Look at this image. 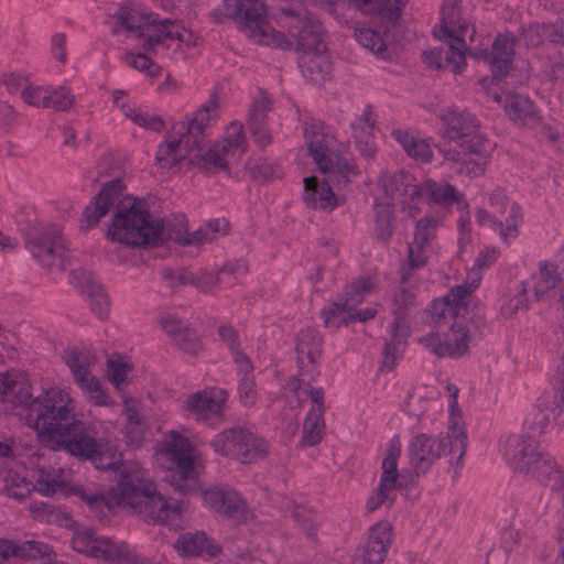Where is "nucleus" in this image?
Masks as SVG:
<instances>
[{
	"mask_svg": "<svg viewBox=\"0 0 564 564\" xmlns=\"http://www.w3.org/2000/svg\"><path fill=\"white\" fill-rule=\"evenodd\" d=\"M285 398L291 408H297L308 398L311 409L304 420L302 430V446H314L318 444L325 434V392L321 387H312L300 377H293L289 380L285 388Z\"/></svg>",
	"mask_w": 564,
	"mask_h": 564,
	"instance_id": "nucleus-10",
	"label": "nucleus"
},
{
	"mask_svg": "<svg viewBox=\"0 0 564 564\" xmlns=\"http://www.w3.org/2000/svg\"><path fill=\"white\" fill-rule=\"evenodd\" d=\"M388 550L366 541L361 554L354 560V564H382Z\"/></svg>",
	"mask_w": 564,
	"mask_h": 564,
	"instance_id": "nucleus-63",
	"label": "nucleus"
},
{
	"mask_svg": "<svg viewBox=\"0 0 564 564\" xmlns=\"http://www.w3.org/2000/svg\"><path fill=\"white\" fill-rule=\"evenodd\" d=\"M53 451H64L100 470H116L121 465L117 445L98 436L97 427L78 414L42 443Z\"/></svg>",
	"mask_w": 564,
	"mask_h": 564,
	"instance_id": "nucleus-5",
	"label": "nucleus"
},
{
	"mask_svg": "<svg viewBox=\"0 0 564 564\" xmlns=\"http://www.w3.org/2000/svg\"><path fill=\"white\" fill-rule=\"evenodd\" d=\"M330 183L332 181L328 175H325V180L322 183H318L315 176L306 177L304 180L303 193L305 205L311 209L325 213L334 210L338 205V198L334 194ZM333 184L336 186L334 182Z\"/></svg>",
	"mask_w": 564,
	"mask_h": 564,
	"instance_id": "nucleus-28",
	"label": "nucleus"
},
{
	"mask_svg": "<svg viewBox=\"0 0 564 564\" xmlns=\"http://www.w3.org/2000/svg\"><path fill=\"white\" fill-rule=\"evenodd\" d=\"M219 106V95L213 91L207 101L183 122L185 131L178 138V164L187 161L188 165H197L203 154L204 131L217 118Z\"/></svg>",
	"mask_w": 564,
	"mask_h": 564,
	"instance_id": "nucleus-14",
	"label": "nucleus"
},
{
	"mask_svg": "<svg viewBox=\"0 0 564 564\" xmlns=\"http://www.w3.org/2000/svg\"><path fill=\"white\" fill-rule=\"evenodd\" d=\"M229 393L220 387H206L187 397L183 403L184 411L196 421L224 417Z\"/></svg>",
	"mask_w": 564,
	"mask_h": 564,
	"instance_id": "nucleus-22",
	"label": "nucleus"
},
{
	"mask_svg": "<svg viewBox=\"0 0 564 564\" xmlns=\"http://www.w3.org/2000/svg\"><path fill=\"white\" fill-rule=\"evenodd\" d=\"M401 334H393V337L390 343H388L383 350V359L381 364V369L384 371H391L394 369L398 358L402 355L405 346V341L403 340V336L405 332L400 330Z\"/></svg>",
	"mask_w": 564,
	"mask_h": 564,
	"instance_id": "nucleus-54",
	"label": "nucleus"
},
{
	"mask_svg": "<svg viewBox=\"0 0 564 564\" xmlns=\"http://www.w3.org/2000/svg\"><path fill=\"white\" fill-rule=\"evenodd\" d=\"M410 176L404 173H397L383 180L382 186L387 194L395 198L403 194H408L406 186L409 185Z\"/></svg>",
	"mask_w": 564,
	"mask_h": 564,
	"instance_id": "nucleus-64",
	"label": "nucleus"
},
{
	"mask_svg": "<svg viewBox=\"0 0 564 564\" xmlns=\"http://www.w3.org/2000/svg\"><path fill=\"white\" fill-rule=\"evenodd\" d=\"M392 524L388 521H380L370 528L367 541L388 550L392 543Z\"/></svg>",
	"mask_w": 564,
	"mask_h": 564,
	"instance_id": "nucleus-59",
	"label": "nucleus"
},
{
	"mask_svg": "<svg viewBox=\"0 0 564 564\" xmlns=\"http://www.w3.org/2000/svg\"><path fill=\"white\" fill-rule=\"evenodd\" d=\"M425 245L413 241L408 248V267L403 268L401 276L402 283H408L411 278V271L422 269L427 263V252Z\"/></svg>",
	"mask_w": 564,
	"mask_h": 564,
	"instance_id": "nucleus-49",
	"label": "nucleus"
},
{
	"mask_svg": "<svg viewBox=\"0 0 564 564\" xmlns=\"http://www.w3.org/2000/svg\"><path fill=\"white\" fill-rule=\"evenodd\" d=\"M340 2L367 18L393 19L402 9L400 0H340Z\"/></svg>",
	"mask_w": 564,
	"mask_h": 564,
	"instance_id": "nucleus-33",
	"label": "nucleus"
},
{
	"mask_svg": "<svg viewBox=\"0 0 564 564\" xmlns=\"http://www.w3.org/2000/svg\"><path fill=\"white\" fill-rule=\"evenodd\" d=\"M145 433V425L135 411H130L123 426V436L128 446L138 448L141 446Z\"/></svg>",
	"mask_w": 564,
	"mask_h": 564,
	"instance_id": "nucleus-48",
	"label": "nucleus"
},
{
	"mask_svg": "<svg viewBox=\"0 0 564 564\" xmlns=\"http://www.w3.org/2000/svg\"><path fill=\"white\" fill-rule=\"evenodd\" d=\"M98 540L99 536L96 535L94 529L85 528L76 531L72 539V546L78 553L95 557L98 550Z\"/></svg>",
	"mask_w": 564,
	"mask_h": 564,
	"instance_id": "nucleus-52",
	"label": "nucleus"
},
{
	"mask_svg": "<svg viewBox=\"0 0 564 564\" xmlns=\"http://www.w3.org/2000/svg\"><path fill=\"white\" fill-rule=\"evenodd\" d=\"M89 293L86 297L89 302L90 310L99 319H105L109 313V300L101 284L89 286Z\"/></svg>",
	"mask_w": 564,
	"mask_h": 564,
	"instance_id": "nucleus-56",
	"label": "nucleus"
},
{
	"mask_svg": "<svg viewBox=\"0 0 564 564\" xmlns=\"http://www.w3.org/2000/svg\"><path fill=\"white\" fill-rule=\"evenodd\" d=\"M229 223L225 218L206 221L197 230L191 231L187 218L178 216V257H196L205 243H210L227 235Z\"/></svg>",
	"mask_w": 564,
	"mask_h": 564,
	"instance_id": "nucleus-20",
	"label": "nucleus"
},
{
	"mask_svg": "<svg viewBox=\"0 0 564 564\" xmlns=\"http://www.w3.org/2000/svg\"><path fill=\"white\" fill-rule=\"evenodd\" d=\"M394 293L393 296V314L397 316L393 323L394 333H399L400 330L406 332L405 325L401 315L408 310L410 306L414 304L415 294L405 286V283Z\"/></svg>",
	"mask_w": 564,
	"mask_h": 564,
	"instance_id": "nucleus-45",
	"label": "nucleus"
},
{
	"mask_svg": "<svg viewBox=\"0 0 564 564\" xmlns=\"http://www.w3.org/2000/svg\"><path fill=\"white\" fill-rule=\"evenodd\" d=\"M438 221L432 217H423L416 223L414 230V240L417 243L429 246L436 237Z\"/></svg>",
	"mask_w": 564,
	"mask_h": 564,
	"instance_id": "nucleus-62",
	"label": "nucleus"
},
{
	"mask_svg": "<svg viewBox=\"0 0 564 564\" xmlns=\"http://www.w3.org/2000/svg\"><path fill=\"white\" fill-rule=\"evenodd\" d=\"M65 486L61 475H52L41 470V474L34 486L35 490L42 496L50 497L54 495L58 489H63Z\"/></svg>",
	"mask_w": 564,
	"mask_h": 564,
	"instance_id": "nucleus-61",
	"label": "nucleus"
},
{
	"mask_svg": "<svg viewBox=\"0 0 564 564\" xmlns=\"http://www.w3.org/2000/svg\"><path fill=\"white\" fill-rule=\"evenodd\" d=\"M464 313L438 316L435 313V301L431 308L433 322L437 325V332L422 336L419 341L438 357L460 356L468 349V329L465 324Z\"/></svg>",
	"mask_w": 564,
	"mask_h": 564,
	"instance_id": "nucleus-12",
	"label": "nucleus"
},
{
	"mask_svg": "<svg viewBox=\"0 0 564 564\" xmlns=\"http://www.w3.org/2000/svg\"><path fill=\"white\" fill-rule=\"evenodd\" d=\"M354 36L358 43L375 54L379 55L386 51V43L381 35L370 28H356Z\"/></svg>",
	"mask_w": 564,
	"mask_h": 564,
	"instance_id": "nucleus-55",
	"label": "nucleus"
},
{
	"mask_svg": "<svg viewBox=\"0 0 564 564\" xmlns=\"http://www.w3.org/2000/svg\"><path fill=\"white\" fill-rule=\"evenodd\" d=\"M66 365L72 371L75 383L80 387L90 379V356L78 349H72L66 356Z\"/></svg>",
	"mask_w": 564,
	"mask_h": 564,
	"instance_id": "nucleus-42",
	"label": "nucleus"
},
{
	"mask_svg": "<svg viewBox=\"0 0 564 564\" xmlns=\"http://www.w3.org/2000/svg\"><path fill=\"white\" fill-rule=\"evenodd\" d=\"M97 545L96 558L111 564H139L137 556L124 542L99 536Z\"/></svg>",
	"mask_w": 564,
	"mask_h": 564,
	"instance_id": "nucleus-35",
	"label": "nucleus"
},
{
	"mask_svg": "<svg viewBox=\"0 0 564 564\" xmlns=\"http://www.w3.org/2000/svg\"><path fill=\"white\" fill-rule=\"evenodd\" d=\"M392 135L413 160L422 163L430 162L432 160L433 151L424 139L401 129L393 130Z\"/></svg>",
	"mask_w": 564,
	"mask_h": 564,
	"instance_id": "nucleus-39",
	"label": "nucleus"
},
{
	"mask_svg": "<svg viewBox=\"0 0 564 564\" xmlns=\"http://www.w3.org/2000/svg\"><path fill=\"white\" fill-rule=\"evenodd\" d=\"M204 503L220 517L236 523L253 520L254 514L246 500L234 489L212 487L202 491Z\"/></svg>",
	"mask_w": 564,
	"mask_h": 564,
	"instance_id": "nucleus-21",
	"label": "nucleus"
},
{
	"mask_svg": "<svg viewBox=\"0 0 564 564\" xmlns=\"http://www.w3.org/2000/svg\"><path fill=\"white\" fill-rule=\"evenodd\" d=\"M210 446L215 453L242 464L254 463L269 454L267 441L241 426L219 432L212 440Z\"/></svg>",
	"mask_w": 564,
	"mask_h": 564,
	"instance_id": "nucleus-13",
	"label": "nucleus"
},
{
	"mask_svg": "<svg viewBox=\"0 0 564 564\" xmlns=\"http://www.w3.org/2000/svg\"><path fill=\"white\" fill-rule=\"evenodd\" d=\"M410 195L412 198H423L440 206H451L454 203H459L463 198V195L454 185L447 182L438 183L433 180H425L415 185Z\"/></svg>",
	"mask_w": 564,
	"mask_h": 564,
	"instance_id": "nucleus-30",
	"label": "nucleus"
},
{
	"mask_svg": "<svg viewBox=\"0 0 564 564\" xmlns=\"http://www.w3.org/2000/svg\"><path fill=\"white\" fill-rule=\"evenodd\" d=\"M155 484L145 477L144 471L139 467L123 469L116 486L110 488L108 499L104 494L88 490L84 487H72L70 491L80 500L86 502L89 510L99 519L106 517L112 506L110 500L117 505H130L139 508V511L153 522L172 527L176 517V507L161 494L155 492Z\"/></svg>",
	"mask_w": 564,
	"mask_h": 564,
	"instance_id": "nucleus-3",
	"label": "nucleus"
},
{
	"mask_svg": "<svg viewBox=\"0 0 564 564\" xmlns=\"http://www.w3.org/2000/svg\"><path fill=\"white\" fill-rule=\"evenodd\" d=\"M295 349L301 379L304 380L306 375L311 378L317 376L315 365L322 356V338L318 333L311 328L301 330Z\"/></svg>",
	"mask_w": 564,
	"mask_h": 564,
	"instance_id": "nucleus-25",
	"label": "nucleus"
},
{
	"mask_svg": "<svg viewBox=\"0 0 564 564\" xmlns=\"http://www.w3.org/2000/svg\"><path fill=\"white\" fill-rule=\"evenodd\" d=\"M271 109V97L264 91H259L254 97L249 111L248 126L267 123Z\"/></svg>",
	"mask_w": 564,
	"mask_h": 564,
	"instance_id": "nucleus-50",
	"label": "nucleus"
},
{
	"mask_svg": "<svg viewBox=\"0 0 564 564\" xmlns=\"http://www.w3.org/2000/svg\"><path fill=\"white\" fill-rule=\"evenodd\" d=\"M18 230L24 238L25 248L43 268L63 267L66 257L65 240L61 228L52 223L40 221L35 215L15 217Z\"/></svg>",
	"mask_w": 564,
	"mask_h": 564,
	"instance_id": "nucleus-8",
	"label": "nucleus"
},
{
	"mask_svg": "<svg viewBox=\"0 0 564 564\" xmlns=\"http://www.w3.org/2000/svg\"><path fill=\"white\" fill-rule=\"evenodd\" d=\"M216 22L237 20L247 36L264 45L294 46L302 54L326 52L322 26L307 10L289 0H225Z\"/></svg>",
	"mask_w": 564,
	"mask_h": 564,
	"instance_id": "nucleus-1",
	"label": "nucleus"
},
{
	"mask_svg": "<svg viewBox=\"0 0 564 564\" xmlns=\"http://www.w3.org/2000/svg\"><path fill=\"white\" fill-rule=\"evenodd\" d=\"M460 0H444L441 9V23L434 31L441 40L448 44L446 52V62L451 72L459 74L465 65V54L467 52L466 37L474 39L475 29L460 17Z\"/></svg>",
	"mask_w": 564,
	"mask_h": 564,
	"instance_id": "nucleus-11",
	"label": "nucleus"
},
{
	"mask_svg": "<svg viewBox=\"0 0 564 564\" xmlns=\"http://www.w3.org/2000/svg\"><path fill=\"white\" fill-rule=\"evenodd\" d=\"M356 144L366 158H372L377 151L373 128L375 119L370 111H366L352 124Z\"/></svg>",
	"mask_w": 564,
	"mask_h": 564,
	"instance_id": "nucleus-38",
	"label": "nucleus"
},
{
	"mask_svg": "<svg viewBox=\"0 0 564 564\" xmlns=\"http://www.w3.org/2000/svg\"><path fill=\"white\" fill-rule=\"evenodd\" d=\"M547 40L550 42L562 43L564 47V31L558 32L554 24H530L523 28L519 37L527 47H538Z\"/></svg>",
	"mask_w": 564,
	"mask_h": 564,
	"instance_id": "nucleus-36",
	"label": "nucleus"
},
{
	"mask_svg": "<svg viewBox=\"0 0 564 564\" xmlns=\"http://www.w3.org/2000/svg\"><path fill=\"white\" fill-rule=\"evenodd\" d=\"M401 455V443L399 438H392L387 447L382 459V473L378 486L373 489L366 502L368 512H373L380 508H390L398 496L401 487L400 475L398 471V459Z\"/></svg>",
	"mask_w": 564,
	"mask_h": 564,
	"instance_id": "nucleus-19",
	"label": "nucleus"
},
{
	"mask_svg": "<svg viewBox=\"0 0 564 564\" xmlns=\"http://www.w3.org/2000/svg\"><path fill=\"white\" fill-rule=\"evenodd\" d=\"M46 109H54L56 111H65L69 109L75 100L74 95L64 86L46 87Z\"/></svg>",
	"mask_w": 564,
	"mask_h": 564,
	"instance_id": "nucleus-53",
	"label": "nucleus"
},
{
	"mask_svg": "<svg viewBox=\"0 0 564 564\" xmlns=\"http://www.w3.org/2000/svg\"><path fill=\"white\" fill-rule=\"evenodd\" d=\"M0 398L14 405H22L26 414L35 397L31 392V384L26 376L10 370L0 376Z\"/></svg>",
	"mask_w": 564,
	"mask_h": 564,
	"instance_id": "nucleus-27",
	"label": "nucleus"
},
{
	"mask_svg": "<svg viewBox=\"0 0 564 564\" xmlns=\"http://www.w3.org/2000/svg\"><path fill=\"white\" fill-rule=\"evenodd\" d=\"M528 291H523V283L521 288L516 293H506L502 297L501 304V313L506 317H512L519 312H523L528 308V300L525 297V293Z\"/></svg>",
	"mask_w": 564,
	"mask_h": 564,
	"instance_id": "nucleus-57",
	"label": "nucleus"
},
{
	"mask_svg": "<svg viewBox=\"0 0 564 564\" xmlns=\"http://www.w3.org/2000/svg\"><path fill=\"white\" fill-rule=\"evenodd\" d=\"M498 256L499 251L496 248L482 250L468 271L465 283L452 288L444 297L435 300V313L441 317L464 313L469 306L473 293L481 282L484 270L495 263Z\"/></svg>",
	"mask_w": 564,
	"mask_h": 564,
	"instance_id": "nucleus-15",
	"label": "nucleus"
},
{
	"mask_svg": "<svg viewBox=\"0 0 564 564\" xmlns=\"http://www.w3.org/2000/svg\"><path fill=\"white\" fill-rule=\"evenodd\" d=\"M170 440L160 442L154 451V462L164 476L163 481L170 482L175 486L176 481V431L171 430L169 433Z\"/></svg>",
	"mask_w": 564,
	"mask_h": 564,
	"instance_id": "nucleus-34",
	"label": "nucleus"
},
{
	"mask_svg": "<svg viewBox=\"0 0 564 564\" xmlns=\"http://www.w3.org/2000/svg\"><path fill=\"white\" fill-rule=\"evenodd\" d=\"M204 348L202 338L189 325L178 327V349L189 356L198 355Z\"/></svg>",
	"mask_w": 564,
	"mask_h": 564,
	"instance_id": "nucleus-51",
	"label": "nucleus"
},
{
	"mask_svg": "<svg viewBox=\"0 0 564 564\" xmlns=\"http://www.w3.org/2000/svg\"><path fill=\"white\" fill-rule=\"evenodd\" d=\"M393 221V208L388 204L379 205L376 212L375 224V232L379 240L388 242L391 239L394 231Z\"/></svg>",
	"mask_w": 564,
	"mask_h": 564,
	"instance_id": "nucleus-46",
	"label": "nucleus"
},
{
	"mask_svg": "<svg viewBox=\"0 0 564 564\" xmlns=\"http://www.w3.org/2000/svg\"><path fill=\"white\" fill-rule=\"evenodd\" d=\"M117 25L124 29L134 39L142 41V47L150 52L155 45L172 35L171 19L158 21L153 13L142 14L137 9L120 6L115 13Z\"/></svg>",
	"mask_w": 564,
	"mask_h": 564,
	"instance_id": "nucleus-16",
	"label": "nucleus"
},
{
	"mask_svg": "<svg viewBox=\"0 0 564 564\" xmlns=\"http://www.w3.org/2000/svg\"><path fill=\"white\" fill-rule=\"evenodd\" d=\"M205 468L206 457L199 438L178 434V494L191 496L199 492Z\"/></svg>",
	"mask_w": 564,
	"mask_h": 564,
	"instance_id": "nucleus-17",
	"label": "nucleus"
},
{
	"mask_svg": "<svg viewBox=\"0 0 564 564\" xmlns=\"http://www.w3.org/2000/svg\"><path fill=\"white\" fill-rule=\"evenodd\" d=\"M503 107L508 118L518 126L534 127L541 120L539 109L528 96L508 95Z\"/></svg>",
	"mask_w": 564,
	"mask_h": 564,
	"instance_id": "nucleus-31",
	"label": "nucleus"
},
{
	"mask_svg": "<svg viewBox=\"0 0 564 564\" xmlns=\"http://www.w3.org/2000/svg\"><path fill=\"white\" fill-rule=\"evenodd\" d=\"M377 290V283L371 276H359L346 285L343 299L352 307L361 303L366 295Z\"/></svg>",
	"mask_w": 564,
	"mask_h": 564,
	"instance_id": "nucleus-44",
	"label": "nucleus"
},
{
	"mask_svg": "<svg viewBox=\"0 0 564 564\" xmlns=\"http://www.w3.org/2000/svg\"><path fill=\"white\" fill-rule=\"evenodd\" d=\"M513 45L514 42L511 36L501 34L494 42L491 52L476 50L470 52V55L489 63L494 76L502 78L511 69L514 54Z\"/></svg>",
	"mask_w": 564,
	"mask_h": 564,
	"instance_id": "nucleus-26",
	"label": "nucleus"
},
{
	"mask_svg": "<svg viewBox=\"0 0 564 564\" xmlns=\"http://www.w3.org/2000/svg\"><path fill=\"white\" fill-rule=\"evenodd\" d=\"M246 151V139L241 124L231 123L225 137L215 142L198 159L197 167L207 174L226 171Z\"/></svg>",
	"mask_w": 564,
	"mask_h": 564,
	"instance_id": "nucleus-18",
	"label": "nucleus"
},
{
	"mask_svg": "<svg viewBox=\"0 0 564 564\" xmlns=\"http://www.w3.org/2000/svg\"><path fill=\"white\" fill-rule=\"evenodd\" d=\"M78 414L70 393L64 388L51 387L34 398L25 419L43 443Z\"/></svg>",
	"mask_w": 564,
	"mask_h": 564,
	"instance_id": "nucleus-7",
	"label": "nucleus"
},
{
	"mask_svg": "<svg viewBox=\"0 0 564 564\" xmlns=\"http://www.w3.org/2000/svg\"><path fill=\"white\" fill-rule=\"evenodd\" d=\"M564 285L558 265L551 261H542L539 269L523 282V291L532 292L536 301L553 300Z\"/></svg>",
	"mask_w": 564,
	"mask_h": 564,
	"instance_id": "nucleus-23",
	"label": "nucleus"
},
{
	"mask_svg": "<svg viewBox=\"0 0 564 564\" xmlns=\"http://www.w3.org/2000/svg\"><path fill=\"white\" fill-rule=\"evenodd\" d=\"M441 119L444 126L443 165L458 175H481L489 158V143L479 131L477 118L466 110L448 108Z\"/></svg>",
	"mask_w": 564,
	"mask_h": 564,
	"instance_id": "nucleus-4",
	"label": "nucleus"
},
{
	"mask_svg": "<svg viewBox=\"0 0 564 564\" xmlns=\"http://www.w3.org/2000/svg\"><path fill=\"white\" fill-rule=\"evenodd\" d=\"M52 547L40 541H14L0 538V564L11 560H37L50 556Z\"/></svg>",
	"mask_w": 564,
	"mask_h": 564,
	"instance_id": "nucleus-29",
	"label": "nucleus"
},
{
	"mask_svg": "<svg viewBox=\"0 0 564 564\" xmlns=\"http://www.w3.org/2000/svg\"><path fill=\"white\" fill-rule=\"evenodd\" d=\"M84 393L85 398L97 406H111L115 401L102 388L99 379L96 376H90V379L78 387Z\"/></svg>",
	"mask_w": 564,
	"mask_h": 564,
	"instance_id": "nucleus-47",
	"label": "nucleus"
},
{
	"mask_svg": "<svg viewBox=\"0 0 564 564\" xmlns=\"http://www.w3.org/2000/svg\"><path fill=\"white\" fill-rule=\"evenodd\" d=\"M300 65L303 75L314 84H323L330 73V62L326 52L302 54Z\"/></svg>",
	"mask_w": 564,
	"mask_h": 564,
	"instance_id": "nucleus-37",
	"label": "nucleus"
},
{
	"mask_svg": "<svg viewBox=\"0 0 564 564\" xmlns=\"http://www.w3.org/2000/svg\"><path fill=\"white\" fill-rule=\"evenodd\" d=\"M304 139L310 155L319 171L328 175L338 186H346L357 176V167L333 151L334 137L319 122H308L304 129Z\"/></svg>",
	"mask_w": 564,
	"mask_h": 564,
	"instance_id": "nucleus-9",
	"label": "nucleus"
},
{
	"mask_svg": "<svg viewBox=\"0 0 564 564\" xmlns=\"http://www.w3.org/2000/svg\"><path fill=\"white\" fill-rule=\"evenodd\" d=\"M540 454L536 442L527 435H511L505 442L507 460L516 470L521 473H531Z\"/></svg>",
	"mask_w": 564,
	"mask_h": 564,
	"instance_id": "nucleus-24",
	"label": "nucleus"
},
{
	"mask_svg": "<svg viewBox=\"0 0 564 564\" xmlns=\"http://www.w3.org/2000/svg\"><path fill=\"white\" fill-rule=\"evenodd\" d=\"M351 306L346 300L341 303H333L328 308L324 310L323 316L326 326L338 328L343 325L347 326L346 317L350 313Z\"/></svg>",
	"mask_w": 564,
	"mask_h": 564,
	"instance_id": "nucleus-58",
	"label": "nucleus"
},
{
	"mask_svg": "<svg viewBox=\"0 0 564 564\" xmlns=\"http://www.w3.org/2000/svg\"><path fill=\"white\" fill-rule=\"evenodd\" d=\"M120 108L128 119L143 129L161 132L165 128V123L160 116L151 115L128 104H122Z\"/></svg>",
	"mask_w": 564,
	"mask_h": 564,
	"instance_id": "nucleus-43",
	"label": "nucleus"
},
{
	"mask_svg": "<svg viewBox=\"0 0 564 564\" xmlns=\"http://www.w3.org/2000/svg\"><path fill=\"white\" fill-rule=\"evenodd\" d=\"M178 550L186 556H198L206 552L210 556H216L221 549L218 544L208 542L204 532L185 533L178 540Z\"/></svg>",
	"mask_w": 564,
	"mask_h": 564,
	"instance_id": "nucleus-40",
	"label": "nucleus"
},
{
	"mask_svg": "<svg viewBox=\"0 0 564 564\" xmlns=\"http://www.w3.org/2000/svg\"><path fill=\"white\" fill-rule=\"evenodd\" d=\"M490 210L506 223V235L516 236L521 212L516 203H510L505 191L497 188L489 196Z\"/></svg>",
	"mask_w": 564,
	"mask_h": 564,
	"instance_id": "nucleus-32",
	"label": "nucleus"
},
{
	"mask_svg": "<svg viewBox=\"0 0 564 564\" xmlns=\"http://www.w3.org/2000/svg\"><path fill=\"white\" fill-rule=\"evenodd\" d=\"M545 479L552 489L561 491L564 498V471L560 470L555 460L550 456L539 455L538 463L531 471Z\"/></svg>",
	"mask_w": 564,
	"mask_h": 564,
	"instance_id": "nucleus-41",
	"label": "nucleus"
},
{
	"mask_svg": "<svg viewBox=\"0 0 564 564\" xmlns=\"http://www.w3.org/2000/svg\"><path fill=\"white\" fill-rule=\"evenodd\" d=\"M155 161L163 169H172L176 165V139L171 134L159 145Z\"/></svg>",
	"mask_w": 564,
	"mask_h": 564,
	"instance_id": "nucleus-60",
	"label": "nucleus"
},
{
	"mask_svg": "<svg viewBox=\"0 0 564 564\" xmlns=\"http://www.w3.org/2000/svg\"><path fill=\"white\" fill-rule=\"evenodd\" d=\"M449 402V425L447 437L438 438L425 434L417 435L411 443V452L415 468L419 471L426 470L436 459L449 455L451 465L458 467L467 448V434L457 408L458 388L446 386Z\"/></svg>",
	"mask_w": 564,
	"mask_h": 564,
	"instance_id": "nucleus-6",
	"label": "nucleus"
},
{
	"mask_svg": "<svg viewBox=\"0 0 564 564\" xmlns=\"http://www.w3.org/2000/svg\"><path fill=\"white\" fill-rule=\"evenodd\" d=\"M124 185L116 177L107 182L83 212L82 226L95 227L116 206L107 237L129 247L158 246L163 241L164 223L151 214L141 198L120 200Z\"/></svg>",
	"mask_w": 564,
	"mask_h": 564,
	"instance_id": "nucleus-2",
	"label": "nucleus"
}]
</instances>
